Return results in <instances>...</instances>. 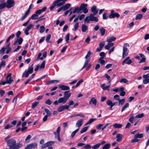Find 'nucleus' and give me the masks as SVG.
<instances>
[{
  "label": "nucleus",
  "instance_id": "60",
  "mask_svg": "<svg viewBox=\"0 0 149 149\" xmlns=\"http://www.w3.org/2000/svg\"><path fill=\"white\" fill-rule=\"evenodd\" d=\"M92 54V53H91V52L90 51H89L87 53V54L86 55L85 57V58L86 59H87L89 57L91 54Z\"/></svg>",
  "mask_w": 149,
  "mask_h": 149
},
{
  "label": "nucleus",
  "instance_id": "58",
  "mask_svg": "<svg viewBox=\"0 0 149 149\" xmlns=\"http://www.w3.org/2000/svg\"><path fill=\"white\" fill-rule=\"evenodd\" d=\"M33 26L32 24H29L27 26L25 29L27 30L28 31H29L31 29Z\"/></svg>",
  "mask_w": 149,
  "mask_h": 149
},
{
  "label": "nucleus",
  "instance_id": "18",
  "mask_svg": "<svg viewBox=\"0 0 149 149\" xmlns=\"http://www.w3.org/2000/svg\"><path fill=\"white\" fill-rule=\"evenodd\" d=\"M123 135L121 134H118L117 135L116 138V141L118 142H120L122 140Z\"/></svg>",
  "mask_w": 149,
  "mask_h": 149
},
{
  "label": "nucleus",
  "instance_id": "39",
  "mask_svg": "<svg viewBox=\"0 0 149 149\" xmlns=\"http://www.w3.org/2000/svg\"><path fill=\"white\" fill-rule=\"evenodd\" d=\"M110 147V144L109 143L105 144L103 147L102 149H109Z\"/></svg>",
  "mask_w": 149,
  "mask_h": 149
},
{
  "label": "nucleus",
  "instance_id": "56",
  "mask_svg": "<svg viewBox=\"0 0 149 149\" xmlns=\"http://www.w3.org/2000/svg\"><path fill=\"white\" fill-rule=\"evenodd\" d=\"M143 83L144 84L149 83V79H144L143 81Z\"/></svg>",
  "mask_w": 149,
  "mask_h": 149
},
{
  "label": "nucleus",
  "instance_id": "10",
  "mask_svg": "<svg viewBox=\"0 0 149 149\" xmlns=\"http://www.w3.org/2000/svg\"><path fill=\"white\" fill-rule=\"evenodd\" d=\"M132 63V61L131 59H130L129 57H127L122 62V64L124 65L126 63L127 64L130 65Z\"/></svg>",
  "mask_w": 149,
  "mask_h": 149
},
{
  "label": "nucleus",
  "instance_id": "40",
  "mask_svg": "<svg viewBox=\"0 0 149 149\" xmlns=\"http://www.w3.org/2000/svg\"><path fill=\"white\" fill-rule=\"evenodd\" d=\"M58 80H51V81H49L47 82L46 83V84H47V85H49V84H51L57 83V82H58Z\"/></svg>",
  "mask_w": 149,
  "mask_h": 149
},
{
  "label": "nucleus",
  "instance_id": "36",
  "mask_svg": "<svg viewBox=\"0 0 149 149\" xmlns=\"http://www.w3.org/2000/svg\"><path fill=\"white\" fill-rule=\"evenodd\" d=\"M100 146V143L96 144L92 147L93 149H97L99 148Z\"/></svg>",
  "mask_w": 149,
  "mask_h": 149
},
{
  "label": "nucleus",
  "instance_id": "1",
  "mask_svg": "<svg viewBox=\"0 0 149 149\" xmlns=\"http://www.w3.org/2000/svg\"><path fill=\"white\" fill-rule=\"evenodd\" d=\"M6 143L7 145L9 147V149H18L23 146L22 143H16V140L13 138L7 141Z\"/></svg>",
  "mask_w": 149,
  "mask_h": 149
},
{
  "label": "nucleus",
  "instance_id": "38",
  "mask_svg": "<svg viewBox=\"0 0 149 149\" xmlns=\"http://www.w3.org/2000/svg\"><path fill=\"white\" fill-rule=\"evenodd\" d=\"M134 115V114L133 113H132L130 114V116L131 117L129 119V121L131 123H133V121L134 120V118L133 116Z\"/></svg>",
  "mask_w": 149,
  "mask_h": 149
},
{
  "label": "nucleus",
  "instance_id": "42",
  "mask_svg": "<svg viewBox=\"0 0 149 149\" xmlns=\"http://www.w3.org/2000/svg\"><path fill=\"white\" fill-rule=\"evenodd\" d=\"M79 130V128H78L76 130L72 132L71 134V137L72 138H73L76 134L78 132Z\"/></svg>",
  "mask_w": 149,
  "mask_h": 149
},
{
  "label": "nucleus",
  "instance_id": "16",
  "mask_svg": "<svg viewBox=\"0 0 149 149\" xmlns=\"http://www.w3.org/2000/svg\"><path fill=\"white\" fill-rule=\"evenodd\" d=\"M47 9V7H45L42 8V9L36 11V13L38 15L40 14L42 12L45 11Z\"/></svg>",
  "mask_w": 149,
  "mask_h": 149
},
{
  "label": "nucleus",
  "instance_id": "25",
  "mask_svg": "<svg viewBox=\"0 0 149 149\" xmlns=\"http://www.w3.org/2000/svg\"><path fill=\"white\" fill-rule=\"evenodd\" d=\"M88 4H85L84 3H82L80 7L81 11V10H82L84 9H85L86 8Z\"/></svg>",
  "mask_w": 149,
  "mask_h": 149
},
{
  "label": "nucleus",
  "instance_id": "13",
  "mask_svg": "<svg viewBox=\"0 0 149 149\" xmlns=\"http://www.w3.org/2000/svg\"><path fill=\"white\" fill-rule=\"evenodd\" d=\"M129 51L128 49L125 47H123V57L124 58L127 55Z\"/></svg>",
  "mask_w": 149,
  "mask_h": 149
},
{
  "label": "nucleus",
  "instance_id": "9",
  "mask_svg": "<svg viewBox=\"0 0 149 149\" xmlns=\"http://www.w3.org/2000/svg\"><path fill=\"white\" fill-rule=\"evenodd\" d=\"M37 144L36 143H33L27 145L25 148V149H31L37 147Z\"/></svg>",
  "mask_w": 149,
  "mask_h": 149
},
{
  "label": "nucleus",
  "instance_id": "6",
  "mask_svg": "<svg viewBox=\"0 0 149 149\" xmlns=\"http://www.w3.org/2000/svg\"><path fill=\"white\" fill-rule=\"evenodd\" d=\"M120 16V14L117 13L115 12L114 10H112L111 11L110 14L109 15V18L110 19L115 17L118 18Z\"/></svg>",
  "mask_w": 149,
  "mask_h": 149
},
{
  "label": "nucleus",
  "instance_id": "54",
  "mask_svg": "<svg viewBox=\"0 0 149 149\" xmlns=\"http://www.w3.org/2000/svg\"><path fill=\"white\" fill-rule=\"evenodd\" d=\"M84 148L86 149H90L92 148V147L90 145L86 144L85 145Z\"/></svg>",
  "mask_w": 149,
  "mask_h": 149
},
{
  "label": "nucleus",
  "instance_id": "31",
  "mask_svg": "<svg viewBox=\"0 0 149 149\" xmlns=\"http://www.w3.org/2000/svg\"><path fill=\"white\" fill-rule=\"evenodd\" d=\"M61 130V128L60 127H58L56 132H54L53 133L54 134L56 135V134L57 135L60 134V132Z\"/></svg>",
  "mask_w": 149,
  "mask_h": 149
},
{
  "label": "nucleus",
  "instance_id": "17",
  "mask_svg": "<svg viewBox=\"0 0 149 149\" xmlns=\"http://www.w3.org/2000/svg\"><path fill=\"white\" fill-rule=\"evenodd\" d=\"M83 120L82 119H80L78 120L76 124V126L79 128L81 127L83 124Z\"/></svg>",
  "mask_w": 149,
  "mask_h": 149
},
{
  "label": "nucleus",
  "instance_id": "50",
  "mask_svg": "<svg viewBox=\"0 0 149 149\" xmlns=\"http://www.w3.org/2000/svg\"><path fill=\"white\" fill-rule=\"evenodd\" d=\"M103 58H100L98 61L102 65H104L105 61L103 59Z\"/></svg>",
  "mask_w": 149,
  "mask_h": 149
},
{
  "label": "nucleus",
  "instance_id": "53",
  "mask_svg": "<svg viewBox=\"0 0 149 149\" xmlns=\"http://www.w3.org/2000/svg\"><path fill=\"white\" fill-rule=\"evenodd\" d=\"M104 41H102L101 42H100L99 44V47L102 48L104 46Z\"/></svg>",
  "mask_w": 149,
  "mask_h": 149
},
{
  "label": "nucleus",
  "instance_id": "28",
  "mask_svg": "<svg viewBox=\"0 0 149 149\" xmlns=\"http://www.w3.org/2000/svg\"><path fill=\"white\" fill-rule=\"evenodd\" d=\"M116 103L117 102H116L113 103L110 100H108L107 102V104L108 105H111L113 106L115 105Z\"/></svg>",
  "mask_w": 149,
  "mask_h": 149
},
{
  "label": "nucleus",
  "instance_id": "20",
  "mask_svg": "<svg viewBox=\"0 0 149 149\" xmlns=\"http://www.w3.org/2000/svg\"><path fill=\"white\" fill-rule=\"evenodd\" d=\"M92 103L95 106L97 104V100L94 97H92L89 102V104Z\"/></svg>",
  "mask_w": 149,
  "mask_h": 149
},
{
  "label": "nucleus",
  "instance_id": "63",
  "mask_svg": "<svg viewBox=\"0 0 149 149\" xmlns=\"http://www.w3.org/2000/svg\"><path fill=\"white\" fill-rule=\"evenodd\" d=\"M45 103L47 104L50 105L52 103V102L49 99L45 101Z\"/></svg>",
  "mask_w": 149,
  "mask_h": 149
},
{
  "label": "nucleus",
  "instance_id": "4",
  "mask_svg": "<svg viewBox=\"0 0 149 149\" xmlns=\"http://www.w3.org/2000/svg\"><path fill=\"white\" fill-rule=\"evenodd\" d=\"M92 13L90 14L89 16H87L84 19V22L89 23L90 21H94L95 22H98V19L97 17H95Z\"/></svg>",
  "mask_w": 149,
  "mask_h": 149
},
{
  "label": "nucleus",
  "instance_id": "21",
  "mask_svg": "<svg viewBox=\"0 0 149 149\" xmlns=\"http://www.w3.org/2000/svg\"><path fill=\"white\" fill-rule=\"evenodd\" d=\"M116 39V38L113 36H111L109 37V38L107 39V41L108 42H111L114 41Z\"/></svg>",
  "mask_w": 149,
  "mask_h": 149
},
{
  "label": "nucleus",
  "instance_id": "12",
  "mask_svg": "<svg viewBox=\"0 0 149 149\" xmlns=\"http://www.w3.org/2000/svg\"><path fill=\"white\" fill-rule=\"evenodd\" d=\"M63 94L64 95V97L67 100L70 97L71 95V93H69V91H65L64 92Z\"/></svg>",
  "mask_w": 149,
  "mask_h": 149
},
{
  "label": "nucleus",
  "instance_id": "15",
  "mask_svg": "<svg viewBox=\"0 0 149 149\" xmlns=\"http://www.w3.org/2000/svg\"><path fill=\"white\" fill-rule=\"evenodd\" d=\"M91 10L93 15H96L98 12V9L96 8V7L95 6H93L91 8Z\"/></svg>",
  "mask_w": 149,
  "mask_h": 149
},
{
  "label": "nucleus",
  "instance_id": "49",
  "mask_svg": "<svg viewBox=\"0 0 149 149\" xmlns=\"http://www.w3.org/2000/svg\"><path fill=\"white\" fill-rule=\"evenodd\" d=\"M89 60H86L85 61V62L84 63V66H83L82 68L81 69V70H83L84 68L88 64Z\"/></svg>",
  "mask_w": 149,
  "mask_h": 149
},
{
  "label": "nucleus",
  "instance_id": "5",
  "mask_svg": "<svg viewBox=\"0 0 149 149\" xmlns=\"http://www.w3.org/2000/svg\"><path fill=\"white\" fill-rule=\"evenodd\" d=\"M33 64H32L28 68V70H25L22 75V77H28L30 74L32 73L33 71Z\"/></svg>",
  "mask_w": 149,
  "mask_h": 149
},
{
  "label": "nucleus",
  "instance_id": "57",
  "mask_svg": "<svg viewBox=\"0 0 149 149\" xmlns=\"http://www.w3.org/2000/svg\"><path fill=\"white\" fill-rule=\"evenodd\" d=\"M142 16L143 15L141 14H138L136 15L135 17V19L136 20L140 19L141 18V17H142Z\"/></svg>",
  "mask_w": 149,
  "mask_h": 149
},
{
  "label": "nucleus",
  "instance_id": "44",
  "mask_svg": "<svg viewBox=\"0 0 149 149\" xmlns=\"http://www.w3.org/2000/svg\"><path fill=\"white\" fill-rule=\"evenodd\" d=\"M39 102H35L32 104L31 106V108L32 109L34 108L38 104Z\"/></svg>",
  "mask_w": 149,
  "mask_h": 149
},
{
  "label": "nucleus",
  "instance_id": "59",
  "mask_svg": "<svg viewBox=\"0 0 149 149\" xmlns=\"http://www.w3.org/2000/svg\"><path fill=\"white\" fill-rule=\"evenodd\" d=\"M45 27L44 26H42L40 27V32L41 33H43L45 31Z\"/></svg>",
  "mask_w": 149,
  "mask_h": 149
},
{
  "label": "nucleus",
  "instance_id": "35",
  "mask_svg": "<svg viewBox=\"0 0 149 149\" xmlns=\"http://www.w3.org/2000/svg\"><path fill=\"white\" fill-rule=\"evenodd\" d=\"M81 10L80 8L79 7H76L73 10V13H75L77 12L78 13H79L81 11Z\"/></svg>",
  "mask_w": 149,
  "mask_h": 149
},
{
  "label": "nucleus",
  "instance_id": "48",
  "mask_svg": "<svg viewBox=\"0 0 149 149\" xmlns=\"http://www.w3.org/2000/svg\"><path fill=\"white\" fill-rule=\"evenodd\" d=\"M88 128V126H87V127H84V128H83L82 130H81V131L80 133L81 134H82V133H83L86 132V131H87Z\"/></svg>",
  "mask_w": 149,
  "mask_h": 149
},
{
  "label": "nucleus",
  "instance_id": "62",
  "mask_svg": "<svg viewBox=\"0 0 149 149\" xmlns=\"http://www.w3.org/2000/svg\"><path fill=\"white\" fill-rule=\"evenodd\" d=\"M79 26V23L77 22L74 25V31H76L77 29Z\"/></svg>",
  "mask_w": 149,
  "mask_h": 149
},
{
  "label": "nucleus",
  "instance_id": "3",
  "mask_svg": "<svg viewBox=\"0 0 149 149\" xmlns=\"http://www.w3.org/2000/svg\"><path fill=\"white\" fill-rule=\"evenodd\" d=\"M68 0H56L53 3L52 6L50 7V10L52 11L54 9L56 6L60 7L64 4L65 2Z\"/></svg>",
  "mask_w": 149,
  "mask_h": 149
},
{
  "label": "nucleus",
  "instance_id": "19",
  "mask_svg": "<svg viewBox=\"0 0 149 149\" xmlns=\"http://www.w3.org/2000/svg\"><path fill=\"white\" fill-rule=\"evenodd\" d=\"M88 29V27L85 24H82L81 26V30L83 32H86Z\"/></svg>",
  "mask_w": 149,
  "mask_h": 149
},
{
  "label": "nucleus",
  "instance_id": "2",
  "mask_svg": "<svg viewBox=\"0 0 149 149\" xmlns=\"http://www.w3.org/2000/svg\"><path fill=\"white\" fill-rule=\"evenodd\" d=\"M68 0H56L53 3L52 6L50 7V10L52 11L54 9L56 6L60 7L64 4L65 2Z\"/></svg>",
  "mask_w": 149,
  "mask_h": 149
},
{
  "label": "nucleus",
  "instance_id": "43",
  "mask_svg": "<svg viewBox=\"0 0 149 149\" xmlns=\"http://www.w3.org/2000/svg\"><path fill=\"white\" fill-rule=\"evenodd\" d=\"M64 105L61 106L58 108V111L59 112H61L64 110Z\"/></svg>",
  "mask_w": 149,
  "mask_h": 149
},
{
  "label": "nucleus",
  "instance_id": "30",
  "mask_svg": "<svg viewBox=\"0 0 149 149\" xmlns=\"http://www.w3.org/2000/svg\"><path fill=\"white\" fill-rule=\"evenodd\" d=\"M129 107V104L128 103H126L125 105L123 106L121 109V112H122L124 111L127 108H128Z\"/></svg>",
  "mask_w": 149,
  "mask_h": 149
},
{
  "label": "nucleus",
  "instance_id": "14",
  "mask_svg": "<svg viewBox=\"0 0 149 149\" xmlns=\"http://www.w3.org/2000/svg\"><path fill=\"white\" fill-rule=\"evenodd\" d=\"M58 88H61L62 90H69L70 89V87L64 85H60L58 86Z\"/></svg>",
  "mask_w": 149,
  "mask_h": 149
},
{
  "label": "nucleus",
  "instance_id": "24",
  "mask_svg": "<svg viewBox=\"0 0 149 149\" xmlns=\"http://www.w3.org/2000/svg\"><path fill=\"white\" fill-rule=\"evenodd\" d=\"M114 127L115 128H120L123 127V125L120 124H118L116 123L113 125Z\"/></svg>",
  "mask_w": 149,
  "mask_h": 149
},
{
  "label": "nucleus",
  "instance_id": "29",
  "mask_svg": "<svg viewBox=\"0 0 149 149\" xmlns=\"http://www.w3.org/2000/svg\"><path fill=\"white\" fill-rule=\"evenodd\" d=\"M96 118H91L87 122L86 124V125H87L89 124H91L92 122L96 120Z\"/></svg>",
  "mask_w": 149,
  "mask_h": 149
},
{
  "label": "nucleus",
  "instance_id": "33",
  "mask_svg": "<svg viewBox=\"0 0 149 149\" xmlns=\"http://www.w3.org/2000/svg\"><path fill=\"white\" fill-rule=\"evenodd\" d=\"M5 7H6V2H3L0 4V10L4 8Z\"/></svg>",
  "mask_w": 149,
  "mask_h": 149
},
{
  "label": "nucleus",
  "instance_id": "8",
  "mask_svg": "<svg viewBox=\"0 0 149 149\" xmlns=\"http://www.w3.org/2000/svg\"><path fill=\"white\" fill-rule=\"evenodd\" d=\"M15 5V2L13 0H8L7 1L6 7L10 8L12 7Z\"/></svg>",
  "mask_w": 149,
  "mask_h": 149
},
{
  "label": "nucleus",
  "instance_id": "11",
  "mask_svg": "<svg viewBox=\"0 0 149 149\" xmlns=\"http://www.w3.org/2000/svg\"><path fill=\"white\" fill-rule=\"evenodd\" d=\"M12 74L11 73L8 74L6 77V81L7 84H10L13 81L11 79Z\"/></svg>",
  "mask_w": 149,
  "mask_h": 149
},
{
  "label": "nucleus",
  "instance_id": "23",
  "mask_svg": "<svg viewBox=\"0 0 149 149\" xmlns=\"http://www.w3.org/2000/svg\"><path fill=\"white\" fill-rule=\"evenodd\" d=\"M113 45L114 44L113 43L111 42L108 43L105 46V48L106 49L108 50L111 47L113 46Z\"/></svg>",
  "mask_w": 149,
  "mask_h": 149
},
{
  "label": "nucleus",
  "instance_id": "34",
  "mask_svg": "<svg viewBox=\"0 0 149 149\" xmlns=\"http://www.w3.org/2000/svg\"><path fill=\"white\" fill-rule=\"evenodd\" d=\"M29 13L28 12L26 11L24 15L21 18V20L23 21L24 20L28 15Z\"/></svg>",
  "mask_w": 149,
  "mask_h": 149
},
{
  "label": "nucleus",
  "instance_id": "64",
  "mask_svg": "<svg viewBox=\"0 0 149 149\" xmlns=\"http://www.w3.org/2000/svg\"><path fill=\"white\" fill-rule=\"evenodd\" d=\"M83 81V80L82 79H81L79 81L77 82V84H76L75 86V87L77 88V87L78 86H79V85L81 83H82Z\"/></svg>",
  "mask_w": 149,
  "mask_h": 149
},
{
  "label": "nucleus",
  "instance_id": "52",
  "mask_svg": "<svg viewBox=\"0 0 149 149\" xmlns=\"http://www.w3.org/2000/svg\"><path fill=\"white\" fill-rule=\"evenodd\" d=\"M127 80L125 78H122L120 80V83L123 82L125 83H127Z\"/></svg>",
  "mask_w": 149,
  "mask_h": 149
},
{
  "label": "nucleus",
  "instance_id": "32",
  "mask_svg": "<svg viewBox=\"0 0 149 149\" xmlns=\"http://www.w3.org/2000/svg\"><path fill=\"white\" fill-rule=\"evenodd\" d=\"M100 30L101 36H104L105 33V29L103 27H102L100 29Z\"/></svg>",
  "mask_w": 149,
  "mask_h": 149
},
{
  "label": "nucleus",
  "instance_id": "7",
  "mask_svg": "<svg viewBox=\"0 0 149 149\" xmlns=\"http://www.w3.org/2000/svg\"><path fill=\"white\" fill-rule=\"evenodd\" d=\"M54 143L55 141H48L42 145L41 146V148L42 149L45 148L47 147H49L50 146L54 144Z\"/></svg>",
  "mask_w": 149,
  "mask_h": 149
},
{
  "label": "nucleus",
  "instance_id": "46",
  "mask_svg": "<svg viewBox=\"0 0 149 149\" xmlns=\"http://www.w3.org/2000/svg\"><path fill=\"white\" fill-rule=\"evenodd\" d=\"M125 99H123L121 100H119L118 104L119 105H122L125 102Z\"/></svg>",
  "mask_w": 149,
  "mask_h": 149
},
{
  "label": "nucleus",
  "instance_id": "22",
  "mask_svg": "<svg viewBox=\"0 0 149 149\" xmlns=\"http://www.w3.org/2000/svg\"><path fill=\"white\" fill-rule=\"evenodd\" d=\"M58 100L60 103H63L65 104L67 101L64 97H60L58 99Z\"/></svg>",
  "mask_w": 149,
  "mask_h": 149
},
{
  "label": "nucleus",
  "instance_id": "51",
  "mask_svg": "<svg viewBox=\"0 0 149 149\" xmlns=\"http://www.w3.org/2000/svg\"><path fill=\"white\" fill-rule=\"evenodd\" d=\"M45 61H43L42 63L40 66V68H45Z\"/></svg>",
  "mask_w": 149,
  "mask_h": 149
},
{
  "label": "nucleus",
  "instance_id": "55",
  "mask_svg": "<svg viewBox=\"0 0 149 149\" xmlns=\"http://www.w3.org/2000/svg\"><path fill=\"white\" fill-rule=\"evenodd\" d=\"M70 38V35L69 33H68L66 36L65 39L66 42V43H68L69 42V40Z\"/></svg>",
  "mask_w": 149,
  "mask_h": 149
},
{
  "label": "nucleus",
  "instance_id": "27",
  "mask_svg": "<svg viewBox=\"0 0 149 149\" xmlns=\"http://www.w3.org/2000/svg\"><path fill=\"white\" fill-rule=\"evenodd\" d=\"M71 6V4L70 3H67L65 5H63L62 7L63 8V10L65 11L67 10L68 8Z\"/></svg>",
  "mask_w": 149,
  "mask_h": 149
},
{
  "label": "nucleus",
  "instance_id": "26",
  "mask_svg": "<svg viewBox=\"0 0 149 149\" xmlns=\"http://www.w3.org/2000/svg\"><path fill=\"white\" fill-rule=\"evenodd\" d=\"M143 136V133L139 134L137 133L135 135L134 138H139L141 139Z\"/></svg>",
  "mask_w": 149,
  "mask_h": 149
},
{
  "label": "nucleus",
  "instance_id": "37",
  "mask_svg": "<svg viewBox=\"0 0 149 149\" xmlns=\"http://www.w3.org/2000/svg\"><path fill=\"white\" fill-rule=\"evenodd\" d=\"M45 113L47 114L46 115H47V116H49L51 115L52 113L48 109L45 108Z\"/></svg>",
  "mask_w": 149,
  "mask_h": 149
},
{
  "label": "nucleus",
  "instance_id": "47",
  "mask_svg": "<svg viewBox=\"0 0 149 149\" xmlns=\"http://www.w3.org/2000/svg\"><path fill=\"white\" fill-rule=\"evenodd\" d=\"M144 115L143 113L139 114L135 116V118H141L143 117Z\"/></svg>",
  "mask_w": 149,
  "mask_h": 149
},
{
  "label": "nucleus",
  "instance_id": "45",
  "mask_svg": "<svg viewBox=\"0 0 149 149\" xmlns=\"http://www.w3.org/2000/svg\"><path fill=\"white\" fill-rule=\"evenodd\" d=\"M17 40L18 43L19 45H21L23 41V39L21 38H17Z\"/></svg>",
  "mask_w": 149,
  "mask_h": 149
},
{
  "label": "nucleus",
  "instance_id": "41",
  "mask_svg": "<svg viewBox=\"0 0 149 149\" xmlns=\"http://www.w3.org/2000/svg\"><path fill=\"white\" fill-rule=\"evenodd\" d=\"M38 17V15L36 13V14H33L30 18L31 19H34L37 18Z\"/></svg>",
  "mask_w": 149,
  "mask_h": 149
},
{
  "label": "nucleus",
  "instance_id": "61",
  "mask_svg": "<svg viewBox=\"0 0 149 149\" xmlns=\"http://www.w3.org/2000/svg\"><path fill=\"white\" fill-rule=\"evenodd\" d=\"M100 56L101 57L100 58H104L105 56V54L104 52H102L100 53Z\"/></svg>",
  "mask_w": 149,
  "mask_h": 149
}]
</instances>
